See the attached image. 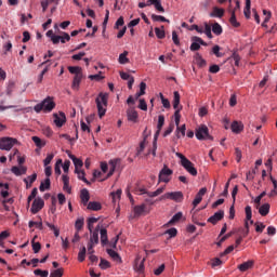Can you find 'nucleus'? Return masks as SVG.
I'll return each instance as SVG.
<instances>
[{"label": "nucleus", "mask_w": 277, "mask_h": 277, "mask_svg": "<svg viewBox=\"0 0 277 277\" xmlns=\"http://www.w3.org/2000/svg\"><path fill=\"white\" fill-rule=\"evenodd\" d=\"M109 166H110V169L107 174V179H109L110 176H114V173L116 172V166H118V160H110Z\"/></svg>", "instance_id": "e433bc0d"}, {"label": "nucleus", "mask_w": 277, "mask_h": 277, "mask_svg": "<svg viewBox=\"0 0 277 277\" xmlns=\"http://www.w3.org/2000/svg\"><path fill=\"white\" fill-rule=\"evenodd\" d=\"M150 5H154L158 12H166V9L161 5V1H151Z\"/></svg>", "instance_id": "603ef678"}, {"label": "nucleus", "mask_w": 277, "mask_h": 277, "mask_svg": "<svg viewBox=\"0 0 277 277\" xmlns=\"http://www.w3.org/2000/svg\"><path fill=\"white\" fill-rule=\"evenodd\" d=\"M110 196L113 198V202H116V198L120 200V197L122 196V189H117L116 193H110Z\"/></svg>", "instance_id": "0e129e2a"}, {"label": "nucleus", "mask_w": 277, "mask_h": 277, "mask_svg": "<svg viewBox=\"0 0 277 277\" xmlns=\"http://www.w3.org/2000/svg\"><path fill=\"white\" fill-rule=\"evenodd\" d=\"M160 200H173L174 202H183V192L166 193Z\"/></svg>", "instance_id": "423d86ee"}, {"label": "nucleus", "mask_w": 277, "mask_h": 277, "mask_svg": "<svg viewBox=\"0 0 277 277\" xmlns=\"http://www.w3.org/2000/svg\"><path fill=\"white\" fill-rule=\"evenodd\" d=\"M88 252V249L85 247H82L78 253V261L79 263H83L85 261V254Z\"/></svg>", "instance_id": "79ce46f5"}, {"label": "nucleus", "mask_w": 277, "mask_h": 277, "mask_svg": "<svg viewBox=\"0 0 277 277\" xmlns=\"http://www.w3.org/2000/svg\"><path fill=\"white\" fill-rule=\"evenodd\" d=\"M63 179V190L67 192V194H72V188L70 187V177L68 175L64 174L62 175Z\"/></svg>", "instance_id": "4468645a"}, {"label": "nucleus", "mask_w": 277, "mask_h": 277, "mask_svg": "<svg viewBox=\"0 0 277 277\" xmlns=\"http://www.w3.org/2000/svg\"><path fill=\"white\" fill-rule=\"evenodd\" d=\"M245 213H246V220L249 224H254V221L252 220V207L247 206L245 208Z\"/></svg>", "instance_id": "c85d7f7f"}, {"label": "nucleus", "mask_w": 277, "mask_h": 277, "mask_svg": "<svg viewBox=\"0 0 277 277\" xmlns=\"http://www.w3.org/2000/svg\"><path fill=\"white\" fill-rule=\"evenodd\" d=\"M11 172L15 174V176H23V174H27V167H24V166H22L21 168L12 167Z\"/></svg>", "instance_id": "a211bd4d"}, {"label": "nucleus", "mask_w": 277, "mask_h": 277, "mask_svg": "<svg viewBox=\"0 0 277 277\" xmlns=\"http://www.w3.org/2000/svg\"><path fill=\"white\" fill-rule=\"evenodd\" d=\"M98 230H101V226L97 225L95 230H93V233H91V237H90V241L89 243H93V245H96L98 243Z\"/></svg>", "instance_id": "5701e85b"}, {"label": "nucleus", "mask_w": 277, "mask_h": 277, "mask_svg": "<svg viewBox=\"0 0 277 277\" xmlns=\"http://www.w3.org/2000/svg\"><path fill=\"white\" fill-rule=\"evenodd\" d=\"M190 51H200V42L192 40Z\"/></svg>", "instance_id": "338daca9"}, {"label": "nucleus", "mask_w": 277, "mask_h": 277, "mask_svg": "<svg viewBox=\"0 0 277 277\" xmlns=\"http://www.w3.org/2000/svg\"><path fill=\"white\" fill-rule=\"evenodd\" d=\"M127 55H129V51H123V53L119 55V64H129V57H127Z\"/></svg>", "instance_id": "a19ab883"}, {"label": "nucleus", "mask_w": 277, "mask_h": 277, "mask_svg": "<svg viewBox=\"0 0 277 277\" xmlns=\"http://www.w3.org/2000/svg\"><path fill=\"white\" fill-rule=\"evenodd\" d=\"M186 127H185V124H183V126H177L176 127V131H175V135H176V137H177V140H181V135L183 136V137H185V131H186Z\"/></svg>", "instance_id": "4c0bfd02"}, {"label": "nucleus", "mask_w": 277, "mask_h": 277, "mask_svg": "<svg viewBox=\"0 0 277 277\" xmlns=\"http://www.w3.org/2000/svg\"><path fill=\"white\" fill-rule=\"evenodd\" d=\"M75 173L78 175L79 181H83L87 185H91L90 181L85 179V171L78 169Z\"/></svg>", "instance_id": "473e14b6"}, {"label": "nucleus", "mask_w": 277, "mask_h": 277, "mask_svg": "<svg viewBox=\"0 0 277 277\" xmlns=\"http://www.w3.org/2000/svg\"><path fill=\"white\" fill-rule=\"evenodd\" d=\"M163 124H166V117L163 115L158 116V124H157V132L155 137H159V133H161V129H163Z\"/></svg>", "instance_id": "aec40b11"}, {"label": "nucleus", "mask_w": 277, "mask_h": 277, "mask_svg": "<svg viewBox=\"0 0 277 277\" xmlns=\"http://www.w3.org/2000/svg\"><path fill=\"white\" fill-rule=\"evenodd\" d=\"M146 262V258L136 255V259L134 261V272H137V274H144V263Z\"/></svg>", "instance_id": "9b49d317"}, {"label": "nucleus", "mask_w": 277, "mask_h": 277, "mask_svg": "<svg viewBox=\"0 0 277 277\" xmlns=\"http://www.w3.org/2000/svg\"><path fill=\"white\" fill-rule=\"evenodd\" d=\"M60 41L62 44H66V42H70V35L68 32H62V36L53 37V44H60Z\"/></svg>", "instance_id": "ddd939ff"}, {"label": "nucleus", "mask_w": 277, "mask_h": 277, "mask_svg": "<svg viewBox=\"0 0 277 277\" xmlns=\"http://www.w3.org/2000/svg\"><path fill=\"white\" fill-rule=\"evenodd\" d=\"M250 8H251V2L247 1L246 6H245V11H243V14H245L246 18H250Z\"/></svg>", "instance_id": "69168bd1"}, {"label": "nucleus", "mask_w": 277, "mask_h": 277, "mask_svg": "<svg viewBox=\"0 0 277 277\" xmlns=\"http://www.w3.org/2000/svg\"><path fill=\"white\" fill-rule=\"evenodd\" d=\"M146 94V82L140 83V92L135 93L134 98L137 101L140 96H144Z\"/></svg>", "instance_id": "c756f323"}, {"label": "nucleus", "mask_w": 277, "mask_h": 277, "mask_svg": "<svg viewBox=\"0 0 277 277\" xmlns=\"http://www.w3.org/2000/svg\"><path fill=\"white\" fill-rule=\"evenodd\" d=\"M194 60L196 61V64L198 65L199 68L207 66V61L202 58V55H200V53L197 52L194 56Z\"/></svg>", "instance_id": "cd10ccee"}, {"label": "nucleus", "mask_w": 277, "mask_h": 277, "mask_svg": "<svg viewBox=\"0 0 277 277\" xmlns=\"http://www.w3.org/2000/svg\"><path fill=\"white\" fill-rule=\"evenodd\" d=\"M107 254L115 261V263H122V258H120V254L116 252L114 249H107L106 250Z\"/></svg>", "instance_id": "dca6fc26"}, {"label": "nucleus", "mask_w": 277, "mask_h": 277, "mask_svg": "<svg viewBox=\"0 0 277 277\" xmlns=\"http://www.w3.org/2000/svg\"><path fill=\"white\" fill-rule=\"evenodd\" d=\"M138 103V109H142V111H148V104H146L145 98H141Z\"/></svg>", "instance_id": "4d7b16f0"}, {"label": "nucleus", "mask_w": 277, "mask_h": 277, "mask_svg": "<svg viewBox=\"0 0 277 277\" xmlns=\"http://www.w3.org/2000/svg\"><path fill=\"white\" fill-rule=\"evenodd\" d=\"M35 276L49 277V271H42L40 268L34 271Z\"/></svg>", "instance_id": "052dcab7"}, {"label": "nucleus", "mask_w": 277, "mask_h": 277, "mask_svg": "<svg viewBox=\"0 0 277 277\" xmlns=\"http://www.w3.org/2000/svg\"><path fill=\"white\" fill-rule=\"evenodd\" d=\"M36 196H38V188H34V189L31 190V194L28 196V198H27V205H28V207H29V205L31 203V200H32L34 198H36Z\"/></svg>", "instance_id": "680f3d73"}, {"label": "nucleus", "mask_w": 277, "mask_h": 277, "mask_svg": "<svg viewBox=\"0 0 277 277\" xmlns=\"http://www.w3.org/2000/svg\"><path fill=\"white\" fill-rule=\"evenodd\" d=\"M203 34H206V36H207V38H209V40H211L213 38V34H211V25H208L207 23H205Z\"/></svg>", "instance_id": "6e6d98bb"}, {"label": "nucleus", "mask_w": 277, "mask_h": 277, "mask_svg": "<svg viewBox=\"0 0 277 277\" xmlns=\"http://www.w3.org/2000/svg\"><path fill=\"white\" fill-rule=\"evenodd\" d=\"M195 136L199 141L210 140L211 142H213V136L209 134V128L205 124H201L198 128H196Z\"/></svg>", "instance_id": "20e7f679"}, {"label": "nucleus", "mask_w": 277, "mask_h": 277, "mask_svg": "<svg viewBox=\"0 0 277 277\" xmlns=\"http://www.w3.org/2000/svg\"><path fill=\"white\" fill-rule=\"evenodd\" d=\"M28 226H29V228H34V226H35V227L39 228V230H42V228H43L42 221H40V222L30 221L28 223Z\"/></svg>", "instance_id": "e2e57ef3"}, {"label": "nucleus", "mask_w": 277, "mask_h": 277, "mask_svg": "<svg viewBox=\"0 0 277 277\" xmlns=\"http://www.w3.org/2000/svg\"><path fill=\"white\" fill-rule=\"evenodd\" d=\"M164 235H169L170 239L176 237L179 235V230L175 227L169 228L164 232Z\"/></svg>", "instance_id": "49530a36"}, {"label": "nucleus", "mask_w": 277, "mask_h": 277, "mask_svg": "<svg viewBox=\"0 0 277 277\" xmlns=\"http://www.w3.org/2000/svg\"><path fill=\"white\" fill-rule=\"evenodd\" d=\"M102 246H107L109 239L107 238V229L103 228L100 230Z\"/></svg>", "instance_id": "7c9ffc66"}, {"label": "nucleus", "mask_w": 277, "mask_h": 277, "mask_svg": "<svg viewBox=\"0 0 277 277\" xmlns=\"http://www.w3.org/2000/svg\"><path fill=\"white\" fill-rule=\"evenodd\" d=\"M64 276V268H57L50 274V277H62Z\"/></svg>", "instance_id": "bf43d9fd"}, {"label": "nucleus", "mask_w": 277, "mask_h": 277, "mask_svg": "<svg viewBox=\"0 0 277 277\" xmlns=\"http://www.w3.org/2000/svg\"><path fill=\"white\" fill-rule=\"evenodd\" d=\"M183 219V212L175 213L172 219L166 224V226H174L177 222H181Z\"/></svg>", "instance_id": "6ab92c4d"}, {"label": "nucleus", "mask_w": 277, "mask_h": 277, "mask_svg": "<svg viewBox=\"0 0 277 277\" xmlns=\"http://www.w3.org/2000/svg\"><path fill=\"white\" fill-rule=\"evenodd\" d=\"M75 172H79V168H83V160L76 158L74 160Z\"/></svg>", "instance_id": "13d9d810"}, {"label": "nucleus", "mask_w": 277, "mask_h": 277, "mask_svg": "<svg viewBox=\"0 0 277 277\" xmlns=\"http://www.w3.org/2000/svg\"><path fill=\"white\" fill-rule=\"evenodd\" d=\"M81 79H83V74H80L74 77L72 84H71L72 90H79Z\"/></svg>", "instance_id": "bb28decb"}, {"label": "nucleus", "mask_w": 277, "mask_h": 277, "mask_svg": "<svg viewBox=\"0 0 277 277\" xmlns=\"http://www.w3.org/2000/svg\"><path fill=\"white\" fill-rule=\"evenodd\" d=\"M151 21H154L155 23H170V19L166 18L164 16L155 14L151 15Z\"/></svg>", "instance_id": "37998d69"}, {"label": "nucleus", "mask_w": 277, "mask_h": 277, "mask_svg": "<svg viewBox=\"0 0 277 277\" xmlns=\"http://www.w3.org/2000/svg\"><path fill=\"white\" fill-rule=\"evenodd\" d=\"M175 155L179 157V159H181V166H183L186 172H188L192 176L198 175V170H196V167H194V162L192 160L187 159V157L181 153H176Z\"/></svg>", "instance_id": "7ed1b4c3"}, {"label": "nucleus", "mask_w": 277, "mask_h": 277, "mask_svg": "<svg viewBox=\"0 0 277 277\" xmlns=\"http://www.w3.org/2000/svg\"><path fill=\"white\" fill-rule=\"evenodd\" d=\"M31 246H32V252H35V254H38V252L42 250V245L40 242H36L31 240Z\"/></svg>", "instance_id": "09e8293b"}, {"label": "nucleus", "mask_w": 277, "mask_h": 277, "mask_svg": "<svg viewBox=\"0 0 277 277\" xmlns=\"http://www.w3.org/2000/svg\"><path fill=\"white\" fill-rule=\"evenodd\" d=\"M164 190H166V187H160V188L156 189L155 192L146 193V196H148V198H157V196H161V193Z\"/></svg>", "instance_id": "72a5a7b5"}, {"label": "nucleus", "mask_w": 277, "mask_h": 277, "mask_svg": "<svg viewBox=\"0 0 277 277\" xmlns=\"http://www.w3.org/2000/svg\"><path fill=\"white\" fill-rule=\"evenodd\" d=\"M68 70L70 75H75V76L83 75V69L79 66H69Z\"/></svg>", "instance_id": "2f4dec72"}, {"label": "nucleus", "mask_w": 277, "mask_h": 277, "mask_svg": "<svg viewBox=\"0 0 277 277\" xmlns=\"http://www.w3.org/2000/svg\"><path fill=\"white\" fill-rule=\"evenodd\" d=\"M39 189L40 192H44L45 189H51V179L47 177L44 182H41Z\"/></svg>", "instance_id": "58836bf2"}, {"label": "nucleus", "mask_w": 277, "mask_h": 277, "mask_svg": "<svg viewBox=\"0 0 277 277\" xmlns=\"http://www.w3.org/2000/svg\"><path fill=\"white\" fill-rule=\"evenodd\" d=\"M181 109H183V106H181L174 113L175 118V127H179L181 124Z\"/></svg>", "instance_id": "5fc2aeb1"}, {"label": "nucleus", "mask_w": 277, "mask_h": 277, "mask_svg": "<svg viewBox=\"0 0 277 277\" xmlns=\"http://www.w3.org/2000/svg\"><path fill=\"white\" fill-rule=\"evenodd\" d=\"M80 199L82 205H88V202H90V192L88 190V188H83L80 190Z\"/></svg>", "instance_id": "f3484780"}, {"label": "nucleus", "mask_w": 277, "mask_h": 277, "mask_svg": "<svg viewBox=\"0 0 277 277\" xmlns=\"http://www.w3.org/2000/svg\"><path fill=\"white\" fill-rule=\"evenodd\" d=\"M45 225L48 226V228H50V230H53L55 237H60V229L57 228V226L49 222H45Z\"/></svg>", "instance_id": "de8ad7c7"}, {"label": "nucleus", "mask_w": 277, "mask_h": 277, "mask_svg": "<svg viewBox=\"0 0 277 277\" xmlns=\"http://www.w3.org/2000/svg\"><path fill=\"white\" fill-rule=\"evenodd\" d=\"M100 267H101V269H109V267H111V263H109V261L101 258Z\"/></svg>", "instance_id": "8fccbe9b"}, {"label": "nucleus", "mask_w": 277, "mask_h": 277, "mask_svg": "<svg viewBox=\"0 0 277 277\" xmlns=\"http://www.w3.org/2000/svg\"><path fill=\"white\" fill-rule=\"evenodd\" d=\"M212 31L213 34H215V36H222V31H223L222 25H220L219 23H214L212 25Z\"/></svg>", "instance_id": "c03bdc74"}, {"label": "nucleus", "mask_w": 277, "mask_h": 277, "mask_svg": "<svg viewBox=\"0 0 277 277\" xmlns=\"http://www.w3.org/2000/svg\"><path fill=\"white\" fill-rule=\"evenodd\" d=\"M254 226H255V232L256 233H263V229L265 228V224L263 223H254Z\"/></svg>", "instance_id": "774afa93"}, {"label": "nucleus", "mask_w": 277, "mask_h": 277, "mask_svg": "<svg viewBox=\"0 0 277 277\" xmlns=\"http://www.w3.org/2000/svg\"><path fill=\"white\" fill-rule=\"evenodd\" d=\"M155 34L159 40H163V38H166V30H161L159 27L155 28Z\"/></svg>", "instance_id": "864d4df0"}, {"label": "nucleus", "mask_w": 277, "mask_h": 277, "mask_svg": "<svg viewBox=\"0 0 277 277\" xmlns=\"http://www.w3.org/2000/svg\"><path fill=\"white\" fill-rule=\"evenodd\" d=\"M210 16L212 18H222V16H224V9H220L217 6H214L212 12L210 13Z\"/></svg>", "instance_id": "4be33fe9"}, {"label": "nucleus", "mask_w": 277, "mask_h": 277, "mask_svg": "<svg viewBox=\"0 0 277 277\" xmlns=\"http://www.w3.org/2000/svg\"><path fill=\"white\" fill-rule=\"evenodd\" d=\"M222 220H224V210H219L208 219V222L215 226V224H217V222H222Z\"/></svg>", "instance_id": "f8f14e48"}, {"label": "nucleus", "mask_w": 277, "mask_h": 277, "mask_svg": "<svg viewBox=\"0 0 277 277\" xmlns=\"http://www.w3.org/2000/svg\"><path fill=\"white\" fill-rule=\"evenodd\" d=\"M54 118V124L61 129V127H64L66 124V114L64 111H60L58 114L53 115Z\"/></svg>", "instance_id": "9d476101"}, {"label": "nucleus", "mask_w": 277, "mask_h": 277, "mask_svg": "<svg viewBox=\"0 0 277 277\" xmlns=\"http://www.w3.org/2000/svg\"><path fill=\"white\" fill-rule=\"evenodd\" d=\"M31 140L36 144L37 148H44V146H47V142L42 141L38 136H32Z\"/></svg>", "instance_id": "c9c22d12"}, {"label": "nucleus", "mask_w": 277, "mask_h": 277, "mask_svg": "<svg viewBox=\"0 0 277 277\" xmlns=\"http://www.w3.org/2000/svg\"><path fill=\"white\" fill-rule=\"evenodd\" d=\"M127 118L129 122H132L133 124H136L140 115L137 114V110H135V107H129L127 109Z\"/></svg>", "instance_id": "1a4fd4ad"}, {"label": "nucleus", "mask_w": 277, "mask_h": 277, "mask_svg": "<svg viewBox=\"0 0 277 277\" xmlns=\"http://www.w3.org/2000/svg\"><path fill=\"white\" fill-rule=\"evenodd\" d=\"M144 211H146V203H143L141 206H135L134 207V214L136 216L142 215V213H144Z\"/></svg>", "instance_id": "ea45409f"}, {"label": "nucleus", "mask_w": 277, "mask_h": 277, "mask_svg": "<svg viewBox=\"0 0 277 277\" xmlns=\"http://www.w3.org/2000/svg\"><path fill=\"white\" fill-rule=\"evenodd\" d=\"M0 141L2 142V150H12L14 144H18V140L10 136L2 137Z\"/></svg>", "instance_id": "0eeeda50"}, {"label": "nucleus", "mask_w": 277, "mask_h": 277, "mask_svg": "<svg viewBox=\"0 0 277 277\" xmlns=\"http://www.w3.org/2000/svg\"><path fill=\"white\" fill-rule=\"evenodd\" d=\"M83 224H84L83 217L76 220L75 228H76L77 233H79V230H81V228H83Z\"/></svg>", "instance_id": "3c124183"}, {"label": "nucleus", "mask_w": 277, "mask_h": 277, "mask_svg": "<svg viewBox=\"0 0 277 277\" xmlns=\"http://www.w3.org/2000/svg\"><path fill=\"white\" fill-rule=\"evenodd\" d=\"M265 196H267L266 190L262 192L258 197H255L254 203L256 205V209H259V207H261V200H263V198H265Z\"/></svg>", "instance_id": "a18cd8bd"}, {"label": "nucleus", "mask_w": 277, "mask_h": 277, "mask_svg": "<svg viewBox=\"0 0 277 277\" xmlns=\"http://www.w3.org/2000/svg\"><path fill=\"white\" fill-rule=\"evenodd\" d=\"M230 129L233 133H241V131H243V123L239 121H234L230 126Z\"/></svg>", "instance_id": "393cba45"}, {"label": "nucleus", "mask_w": 277, "mask_h": 277, "mask_svg": "<svg viewBox=\"0 0 277 277\" xmlns=\"http://www.w3.org/2000/svg\"><path fill=\"white\" fill-rule=\"evenodd\" d=\"M181 94L179 93V91H174L173 93V109H175V111L177 109H181Z\"/></svg>", "instance_id": "412c9836"}, {"label": "nucleus", "mask_w": 277, "mask_h": 277, "mask_svg": "<svg viewBox=\"0 0 277 277\" xmlns=\"http://www.w3.org/2000/svg\"><path fill=\"white\" fill-rule=\"evenodd\" d=\"M172 169L168 168V166L164 164L158 175L159 183H170V176H172Z\"/></svg>", "instance_id": "39448f33"}, {"label": "nucleus", "mask_w": 277, "mask_h": 277, "mask_svg": "<svg viewBox=\"0 0 277 277\" xmlns=\"http://www.w3.org/2000/svg\"><path fill=\"white\" fill-rule=\"evenodd\" d=\"M258 209H259L260 215H262V217H265V215L269 214L271 206L269 203H263L260 208L258 207Z\"/></svg>", "instance_id": "a878e982"}, {"label": "nucleus", "mask_w": 277, "mask_h": 277, "mask_svg": "<svg viewBox=\"0 0 277 277\" xmlns=\"http://www.w3.org/2000/svg\"><path fill=\"white\" fill-rule=\"evenodd\" d=\"M87 209H89V211H101V209H103V206L98 201H90Z\"/></svg>", "instance_id": "b1692460"}, {"label": "nucleus", "mask_w": 277, "mask_h": 277, "mask_svg": "<svg viewBox=\"0 0 277 277\" xmlns=\"http://www.w3.org/2000/svg\"><path fill=\"white\" fill-rule=\"evenodd\" d=\"M109 101V94L101 92L98 96L95 98L97 114L100 118H103L105 114H107V104Z\"/></svg>", "instance_id": "f257e3e1"}, {"label": "nucleus", "mask_w": 277, "mask_h": 277, "mask_svg": "<svg viewBox=\"0 0 277 277\" xmlns=\"http://www.w3.org/2000/svg\"><path fill=\"white\" fill-rule=\"evenodd\" d=\"M44 208V200L40 197L36 198L32 201V206H31V213L36 214L39 213L40 211H42V209Z\"/></svg>", "instance_id": "6e6552de"}, {"label": "nucleus", "mask_w": 277, "mask_h": 277, "mask_svg": "<svg viewBox=\"0 0 277 277\" xmlns=\"http://www.w3.org/2000/svg\"><path fill=\"white\" fill-rule=\"evenodd\" d=\"M254 267V260H249L238 265L239 272H248V269H252Z\"/></svg>", "instance_id": "2eb2a0df"}, {"label": "nucleus", "mask_w": 277, "mask_h": 277, "mask_svg": "<svg viewBox=\"0 0 277 277\" xmlns=\"http://www.w3.org/2000/svg\"><path fill=\"white\" fill-rule=\"evenodd\" d=\"M34 109L37 114H40V111L49 114L52 109H55V101L52 96H48L41 103L35 105Z\"/></svg>", "instance_id": "f03ea898"}, {"label": "nucleus", "mask_w": 277, "mask_h": 277, "mask_svg": "<svg viewBox=\"0 0 277 277\" xmlns=\"http://www.w3.org/2000/svg\"><path fill=\"white\" fill-rule=\"evenodd\" d=\"M230 18L229 23L233 27H239V22H237V16L235 15V10H229Z\"/></svg>", "instance_id": "f704fd0d"}]
</instances>
